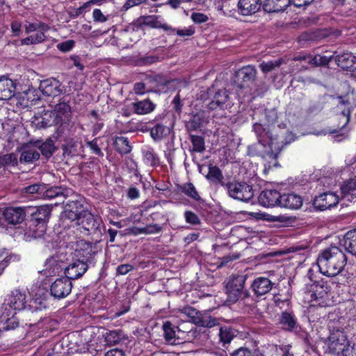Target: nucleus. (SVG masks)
I'll use <instances>...</instances> for the list:
<instances>
[{"label":"nucleus","mask_w":356,"mask_h":356,"mask_svg":"<svg viewBox=\"0 0 356 356\" xmlns=\"http://www.w3.org/2000/svg\"><path fill=\"white\" fill-rule=\"evenodd\" d=\"M39 89L44 95L58 96L63 91L60 82L56 79H47L40 81Z\"/></svg>","instance_id":"18"},{"label":"nucleus","mask_w":356,"mask_h":356,"mask_svg":"<svg viewBox=\"0 0 356 356\" xmlns=\"http://www.w3.org/2000/svg\"><path fill=\"white\" fill-rule=\"evenodd\" d=\"M86 144H87V146L91 149V151L95 154L102 156V157L104 156V154L97 143V138H95L91 141H88L86 143Z\"/></svg>","instance_id":"59"},{"label":"nucleus","mask_w":356,"mask_h":356,"mask_svg":"<svg viewBox=\"0 0 356 356\" xmlns=\"http://www.w3.org/2000/svg\"><path fill=\"white\" fill-rule=\"evenodd\" d=\"M184 217L186 222L191 225H197L200 224V220L199 217L195 213L191 211H186L184 213Z\"/></svg>","instance_id":"58"},{"label":"nucleus","mask_w":356,"mask_h":356,"mask_svg":"<svg viewBox=\"0 0 356 356\" xmlns=\"http://www.w3.org/2000/svg\"><path fill=\"white\" fill-rule=\"evenodd\" d=\"M316 263L321 273L327 277H334L344 269L347 257L339 248L332 246L320 252Z\"/></svg>","instance_id":"1"},{"label":"nucleus","mask_w":356,"mask_h":356,"mask_svg":"<svg viewBox=\"0 0 356 356\" xmlns=\"http://www.w3.org/2000/svg\"><path fill=\"white\" fill-rule=\"evenodd\" d=\"M273 284L268 278L259 277L253 281L252 289L255 295L261 296L270 292Z\"/></svg>","instance_id":"24"},{"label":"nucleus","mask_w":356,"mask_h":356,"mask_svg":"<svg viewBox=\"0 0 356 356\" xmlns=\"http://www.w3.org/2000/svg\"><path fill=\"white\" fill-rule=\"evenodd\" d=\"M339 197L333 193H324L315 197L314 206L319 210L323 211L330 209L337 204Z\"/></svg>","instance_id":"17"},{"label":"nucleus","mask_w":356,"mask_h":356,"mask_svg":"<svg viewBox=\"0 0 356 356\" xmlns=\"http://www.w3.org/2000/svg\"><path fill=\"white\" fill-rule=\"evenodd\" d=\"M193 152L202 153L205 150L204 140L199 136L191 135Z\"/></svg>","instance_id":"52"},{"label":"nucleus","mask_w":356,"mask_h":356,"mask_svg":"<svg viewBox=\"0 0 356 356\" xmlns=\"http://www.w3.org/2000/svg\"><path fill=\"white\" fill-rule=\"evenodd\" d=\"M93 19L96 22H105L108 20V16H105L99 9H95L92 12Z\"/></svg>","instance_id":"61"},{"label":"nucleus","mask_w":356,"mask_h":356,"mask_svg":"<svg viewBox=\"0 0 356 356\" xmlns=\"http://www.w3.org/2000/svg\"><path fill=\"white\" fill-rule=\"evenodd\" d=\"M274 303L277 309L288 312L291 308V302L289 298H282V296H274Z\"/></svg>","instance_id":"53"},{"label":"nucleus","mask_w":356,"mask_h":356,"mask_svg":"<svg viewBox=\"0 0 356 356\" xmlns=\"http://www.w3.org/2000/svg\"><path fill=\"white\" fill-rule=\"evenodd\" d=\"M159 60V56L156 55H144L139 56L136 62L138 66H147L157 63Z\"/></svg>","instance_id":"54"},{"label":"nucleus","mask_w":356,"mask_h":356,"mask_svg":"<svg viewBox=\"0 0 356 356\" xmlns=\"http://www.w3.org/2000/svg\"><path fill=\"white\" fill-rule=\"evenodd\" d=\"M170 134V129L162 124L157 123L150 129V135L154 140H161Z\"/></svg>","instance_id":"39"},{"label":"nucleus","mask_w":356,"mask_h":356,"mask_svg":"<svg viewBox=\"0 0 356 356\" xmlns=\"http://www.w3.org/2000/svg\"><path fill=\"white\" fill-rule=\"evenodd\" d=\"M325 282L323 281H314L312 284L306 286L301 294L305 307L309 309L316 305L318 298L322 296L323 293L325 291Z\"/></svg>","instance_id":"7"},{"label":"nucleus","mask_w":356,"mask_h":356,"mask_svg":"<svg viewBox=\"0 0 356 356\" xmlns=\"http://www.w3.org/2000/svg\"><path fill=\"white\" fill-rule=\"evenodd\" d=\"M253 130L258 138V144L255 146L257 148L259 146L262 147V149L259 151V154L262 156H269L276 159L283 147L282 141L280 143L277 138H273L271 134L266 131L261 124H254Z\"/></svg>","instance_id":"2"},{"label":"nucleus","mask_w":356,"mask_h":356,"mask_svg":"<svg viewBox=\"0 0 356 356\" xmlns=\"http://www.w3.org/2000/svg\"><path fill=\"white\" fill-rule=\"evenodd\" d=\"M123 339L124 334L120 330L109 331L105 336V341L108 345L120 343Z\"/></svg>","instance_id":"44"},{"label":"nucleus","mask_w":356,"mask_h":356,"mask_svg":"<svg viewBox=\"0 0 356 356\" xmlns=\"http://www.w3.org/2000/svg\"><path fill=\"white\" fill-rule=\"evenodd\" d=\"M49 29L50 27L48 24L40 21H37L35 22L26 21V24L24 25L25 33L27 34L31 32L39 31L40 29L42 31H49Z\"/></svg>","instance_id":"46"},{"label":"nucleus","mask_w":356,"mask_h":356,"mask_svg":"<svg viewBox=\"0 0 356 356\" xmlns=\"http://www.w3.org/2000/svg\"><path fill=\"white\" fill-rule=\"evenodd\" d=\"M343 245L348 252L356 256V229L350 230L345 234Z\"/></svg>","instance_id":"35"},{"label":"nucleus","mask_w":356,"mask_h":356,"mask_svg":"<svg viewBox=\"0 0 356 356\" xmlns=\"http://www.w3.org/2000/svg\"><path fill=\"white\" fill-rule=\"evenodd\" d=\"M290 3L291 0H265L263 8L267 13H277L284 10Z\"/></svg>","instance_id":"29"},{"label":"nucleus","mask_w":356,"mask_h":356,"mask_svg":"<svg viewBox=\"0 0 356 356\" xmlns=\"http://www.w3.org/2000/svg\"><path fill=\"white\" fill-rule=\"evenodd\" d=\"M65 207L66 208L62 215L63 219L69 220L71 222L75 220H77V222H80L83 216V212L85 211L81 202L73 200L67 202Z\"/></svg>","instance_id":"12"},{"label":"nucleus","mask_w":356,"mask_h":356,"mask_svg":"<svg viewBox=\"0 0 356 356\" xmlns=\"http://www.w3.org/2000/svg\"><path fill=\"white\" fill-rule=\"evenodd\" d=\"M257 70L252 65H247L236 72V81L241 88L252 83L256 79Z\"/></svg>","instance_id":"15"},{"label":"nucleus","mask_w":356,"mask_h":356,"mask_svg":"<svg viewBox=\"0 0 356 356\" xmlns=\"http://www.w3.org/2000/svg\"><path fill=\"white\" fill-rule=\"evenodd\" d=\"M163 337L165 341L170 343L175 342V331L170 321H166L163 325Z\"/></svg>","instance_id":"50"},{"label":"nucleus","mask_w":356,"mask_h":356,"mask_svg":"<svg viewBox=\"0 0 356 356\" xmlns=\"http://www.w3.org/2000/svg\"><path fill=\"white\" fill-rule=\"evenodd\" d=\"M11 30L14 36H19L22 33V23L18 20L12 22Z\"/></svg>","instance_id":"63"},{"label":"nucleus","mask_w":356,"mask_h":356,"mask_svg":"<svg viewBox=\"0 0 356 356\" xmlns=\"http://www.w3.org/2000/svg\"><path fill=\"white\" fill-rule=\"evenodd\" d=\"M47 31H42L40 29L39 31H37V33L35 34L31 35V36L33 37V42H35V44H38L46 40L47 36L45 35V33Z\"/></svg>","instance_id":"60"},{"label":"nucleus","mask_w":356,"mask_h":356,"mask_svg":"<svg viewBox=\"0 0 356 356\" xmlns=\"http://www.w3.org/2000/svg\"><path fill=\"white\" fill-rule=\"evenodd\" d=\"M181 192L195 201H200L201 197L196 190L195 186L191 183L184 184L180 188Z\"/></svg>","instance_id":"43"},{"label":"nucleus","mask_w":356,"mask_h":356,"mask_svg":"<svg viewBox=\"0 0 356 356\" xmlns=\"http://www.w3.org/2000/svg\"><path fill=\"white\" fill-rule=\"evenodd\" d=\"M328 348L330 353L337 356H356L353 355L354 346H350L345 332L330 330Z\"/></svg>","instance_id":"3"},{"label":"nucleus","mask_w":356,"mask_h":356,"mask_svg":"<svg viewBox=\"0 0 356 356\" xmlns=\"http://www.w3.org/2000/svg\"><path fill=\"white\" fill-rule=\"evenodd\" d=\"M231 356H252V353L248 348H240L234 350Z\"/></svg>","instance_id":"64"},{"label":"nucleus","mask_w":356,"mask_h":356,"mask_svg":"<svg viewBox=\"0 0 356 356\" xmlns=\"http://www.w3.org/2000/svg\"><path fill=\"white\" fill-rule=\"evenodd\" d=\"M42 154L46 158H49L52 156L56 150L54 140L51 138L47 139L43 143L38 146Z\"/></svg>","instance_id":"47"},{"label":"nucleus","mask_w":356,"mask_h":356,"mask_svg":"<svg viewBox=\"0 0 356 356\" xmlns=\"http://www.w3.org/2000/svg\"><path fill=\"white\" fill-rule=\"evenodd\" d=\"M114 146L116 151L121 155L129 154L132 149L128 138L124 136L116 137L114 141Z\"/></svg>","instance_id":"37"},{"label":"nucleus","mask_w":356,"mask_h":356,"mask_svg":"<svg viewBox=\"0 0 356 356\" xmlns=\"http://www.w3.org/2000/svg\"><path fill=\"white\" fill-rule=\"evenodd\" d=\"M77 229L83 232L86 235L96 236L99 237L102 235L101 227L102 220L100 217L95 216L88 211L83 212V216L81 221L76 223Z\"/></svg>","instance_id":"6"},{"label":"nucleus","mask_w":356,"mask_h":356,"mask_svg":"<svg viewBox=\"0 0 356 356\" xmlns=\"http://www.w3.org/2000/svg\"><path fill=\"white\" fill-rule=\"evenodd\" d=\"M281 194L275 189H266L261 192L258 201L265 207H273L280 205Z\"/></svg>","instance_id":"14"},{"label":"nucleus","mask_w":356,"mask_h":356,"mask_svg":"<svg viewBox=\"0 0 356 356\" xmlns=\"http://www.w3.org/2000/svg\"><path fill=\"white\" fill-rule=\"evenodd\" d=\"M192 20L197 24L206 22L208 20V17L200 13H193L191 15Z\"/></svg>","instance_id":"62"},{"label":"nucleus","mask_w":356,"mask_h":356,"mask_svg":"<svg viewBox=\"0 0 356 356\" xmlns=\"http://www.w3.org/2000/svg\"><path fill=\"white\" fill-rule=\"evenodd\" d=\"M229 92L223 88L216 92L212 101L208 104L210 110H224L230 106Z\"/></svg>","instance_id":"13"},{"label":"nucleus","mask_w":356,"mask_h":356,"mask_svg":"<svg viewBox=\"0 0 356 356\" xmlns=\"http://www.w3.org/2000/svg\"><path fill=\"white\" fill-rule=\"evenodd\" d=\"M207 179L211 182L219 183L225 187L226 183L223 181V175L218 167L216 165L209 166V172L207 175Z\"/></svg>","instance_id":"38"},{"label":"nucleus","mask_w":356,"mask_h":356,"mask_svg":"<svg viewBox=\"0 0 356 356\" xmlns=\"http://www.w3.org/2000/svg\"><path fill=\"white\" fill-rule=\"evenodd\" d=\"M60 195H64V189L61 187L54 186L47 188L44 184L42 199L50 200Z\"/></svg>","instance_id":"48"},{"label":"nucleus","mask_w":356,"mask_h":356,"mask_svg":"<svg viewBox=\"0 0 356 356\" xmlns=\"http://www.w3.org/2000/svg\"><path fill=\"white\" fill-rule=\"evenodd\" d=\"M143 161L145 164L150 166H156L159 164V159L151 147H145L142 149Z\"/></svg>","instance_id":"36"},{"label":"nucleus","mask_w":356,"mask_h":356,"mask_svg":"<svg viewBox=\"0 0 356 356\" xmlns=\"http://www.w3.org/2000/svg\"><path fill=\"white\" fill-rule=\"evenodd\" d=\"M15 86L13 80L3 76L0 78V99H9L15 95Z\"/></svg>","instance_id":"27"},{"label":"nucleus","mask_w":356,"mask_h":356,"mask_svg":"<svg viewBox=\"0 0 356 356\" xmlns=\"http://www.w3.org/2000/svg\"><path fill=\"white\" fill-rule=\"evenodd\" d=\"M246 280L243 275H232L226 283L225 289L227 294V300L235 302L242 293V290Z\"/></svg>","instance_id":"9"},{"label":"nucleus","mask_w":356,"mask_h":356,"mask_svg":"<svg viewBox=\"0 0 356 356\" xmlns=\"http://www.w3.org/2000/svg\"><path fill=\"white\" fill-rule=\"evenodd\" d=\"M234 334L231 328L220 327L219 331L220 341L223 344L229 343L234 337Z\"/></svg>","instance_id":"55"},{"label":"nucleus","mask_w":356,"mask_h":356,"mask_svg":"<svg viewBox=\"0 0 356 356\" xmlns=\"http://www.w3.org/2000/svg\"><path fill=\"white\" fill-rule=\"evenodd\" d=\"M47 225H44L43 224L40 225L39 223H32V222H30V234L35 238H41L47 231Z\"/></svg>","instance_id":"49"},{"label":"nucleus","mask_w":356,"mask_h":356,"mask_svg":"<svg viewBox=\"0 0 356 356\" xmlns=\"http://www.w3.org/2000/svg\"><path fill=\"white\" fill-rule=\"evenodd\" d=\"M295 60H304L309 63H312L316 66H318V65H327L330 63L331 58H328L327 56H322L320 55H317L314 57H312L311 56H304V57H297L296 58H295Z\"/></svg>","instance_id":"41"},{"label":"nucleus","mask_w":356,"mask_h":356,"mask_svg":"<svg viewBox=\"0 0 356 356\" xmlns=\"http://www.w3.org/2000/svg\"><path fill=\"white\" fill-rule=\"evenodd\" d=\"M280 324L283 329L291 331L296 327V320L292 313H282Z\"/></svg>","instance_id":"42"},{"label":"nucleus","mask_w":356,"mask_h":356,"mask_svg":"<svg viewBox=\"0 0 356 356\" xmlns=\"http://www.w3.org/2000/svg\"><path fill=\"white\" fill-rule=\"evenodd\" d=\"M336 62L339 67L343 70H350L356 63V56L351 53H343L336 58Z\"/></svg>","instance_id":"33"},{"label":"nucleus","mask_w":356,"mask_h":356,"mask_svg":"<svg viewBox=\"0 0 356 356\" xmlns=\"http://www.w3.org/2000/svg\"><path fill=\"white\" fill-rule=\"evenodd\" d=\"M284 63L283 58L274 60L263 61L259 64V68L264 74H267L278 68Z\"/></svg>","instance_id":"45"},{"label":"nucleus","mask_w":356,"mask_h":356,"mask_svg":"<svg viewBox=\"0 0 356 356\" xmlns=\"http://www.w3.org/2000/svg\"><path fill=\"white\" fill-rule=\"evenodd\" d=\"M134 112L137 115H146L152 112L156 105L149 99L137 101L131 104Z\"/></svg>","instance_id":"30"},{"label":"nucleus","mask_w":356,"mask_h":356,"mask_svg":"<svg viewBox=\"0 0 356 356\" xmlns=\"http://www.w3.org/2000/svg\"><path fill=\"white\" fill-rule=\"evenodd\" d=\"M38 125L40 127H47L52 125H54V122H53V115L51 111H47L42 116V120L38 122Z\"/></svg>","instance_id":"57"},{"label":"nucleus","mask_w":356,"mask_h":356,"mask_svg":"<svg viewBox=\"0 0 356 356\" xmlns=\"http://www.w3.org/2000/svg\"><path fill=\"white\" fill-rule=\"evenodd\" d=\"M31 300L26 298L25 293L15 289L8 294L2 304L4 312H23L32 309Z\"/></svg>","instance_id":"4"},{"label":"nucleus","mask_w":356,"mask_h":356,"mask_svg":"<svg viewBox=\"0 0 356 356\" xmlns=\"http://www.w3.org/2000/svg\"><path fill=\"white\" fill-rule=\"evenodd\" d=\"M17 164V156L15 153L0 156V167L15 166Z\"/></svg>","instance_id":"51"},{"label":"nucleus","mask_w":356,"mask_h":356,"mask_svg":"<svg viewBox=\"0 0 356 356\" xmlns=\"http://www.w3.org/2000/svg\"><path fill=\"white\" fill-rule=\"evenodd\" d=\"M190 318V321L197 326L212 327L218 324L216 318L211 317L209 313H185Z\"/></svg>","instance_id":"19"},{"label":"nucleus","mask_w":356,"mask_h":356,"mask_svg":"<svg viewBox=\"0 0 356 356\" xmlns=\"http://www.w3.org/2000/svg\"><path fill=\"white\" fill-rule=\"evenodd\" d=\"M44 184H34L25 187L23 193L34 199H40L42 197Z\"/></svg>","instance_id":"40"},{"label":"nucleus","mask_w":356,"mask_h":356,"mask_svg":"<svg viewBox=\"0 0 356 356\" xmlns=\"http://www.w3.org/2000/svg\"><path fill=\"white\" fill-rule=\"evenodd\" d=\"M95 247L92 243L87 242L83 240L76 241L75 253L79 259L81 261L86 260V262L92 259V257L95 254Z\"/></svg>","instance_id":"16"},{"label":"nucleus","mask_w":356,"mask_h":356,"mask_svg":"<svg viewBox=\"0 0 356 356\" xmlns=\"http://www.w3.org/2000/svg\"><path fill=\"white\" fill-rule=\"evenodd\" d=\"M280 205L290 209H298L302 205V198L300 195L295 193H287L281 195Z\"/></svg>","instance_id":"25"},{"label":"nucleus","mask_w":356,"mask_h":356,"mask_svg":"<svg viewBox=\"0 0 356 356\" xmlns=\"http://www.w3.org/2000/svg\"><path fill=\"white\" fill-rule=\"evenodd\" d=\"M261 6V0H238V13L243 16H250L257 13Z\"/></svg>","instance_id":"20"},{"label":"nucleus","mask_w":356,"mask_h":356,"mask_svg":"<svg viewBox=\"0 0 356 356\" xmlns=\"http://www.w3.org/2000/svg\"><path fill=\"white\" fill-rule=\"evenodd\" d=\"M339 313H328V327L330 330H349L350 327V318L346 316H339Z\"/></svg>","instance_id":"21"},{"label":"nucleus","mask_w":356,"mask_h":356,"mask_svg":"<svg viewBox=\"0 0 356 356\" xmlns=\"http://www.w3.org/2000/svg\"><path fill=\"white\" fill-rule=\"evenodd\" d=\"M51 214V209L48 206H41L38 207L34 212L31 213L30 222L32 223H39L47 225Z\"/></svg>","instance_id":"28"},{"label":"nucleus","mask_w":356,"mask_h":356,"mask_svg":"<svg viewBox=\"0 0 356 356\" xmlns=\"http://www.w3.org/2000/svg\"><path fill=\"white\" fill-rule=\"evenodd\" d=\"M162 227L158 224H151L148 225L145 227L139 228L138 232L140 234H156L161 232Z\"/></svg>","instance_id":"56"},{"label":"nucleus","mask_w":356,"mask_h":356,"mask_svg":"<svg viewBox=\"0 0 356 356\" xmlns=\"http://www.w3.org/2000/svg\"><path fill=\"white\" fill-rule=\"evenodd\" d=\"M342 198L347 201H354L356 199V179H350L341 187Z\"/></svg>","instance_id":"32"},{"label":"nucleus","mask_w":356,"mask_h":356,"mask_svg":"<svg viewBox=\"0 0 356 356\" xmlns=\"http://www.w3.org/2000/svg\"><path fill=\"white\" fill-rule=\"evenodd\" d=\"M224 188L230 197L238 201L248 202L254 197L252 186L245 181H229Z\"/></svg>","instance_id":"5"},{"label":"nucleus","mask_w":356,"mask_h":356,"mask_svg":"<svg viewBox=\"0 0 356 356\" xmlns=\"http://www.w3.org/2000/svg\"><path fill=\"white\" fill-rule=\"evenodd\" d=\"M44 267L45 273L49 275H53L59 273L63 270H65V265L60 257L56 255L47 259Z\"/></svg>","instance_id":"26"},{"label":"nucleus","mask_w":356,"mask_h":356,"mask_svg":"<svg viewBox=\"0 0 356 356\" xmlns=\"http://www.w3.org/2000/svg\"><path fill=\"white\" fill-rule=\"evenodd\" d=\"M88 265L86 261L77 259L65 268V277L72 280L78 279L87 270Z\"/></svg>","instance_id":"22"},{"label":"nucleus","mask_w":356,"mask_h":356,"mask_svg":"<svg viewBox=\"0 0 356 356\" xmlns=\"http://www.w3.org/2000/svg\"><path fill=\"white\" fill-rule=\"evenodd\" d=\"M40 159V154L38 150L29 145H25L22 148V153L19 157L20 163H29L38 161Z\"/></svg>","instance_id":"31"},{"label":"nucleus","mask_w":356,"mask_h":356,"mask_svg":"<svg viewBox=\"0 0 356 356\" xmlns=\"http://www.w3.org/2000/svg\"><path fill=\"white\" fill-rule=\"evenodd\" d=\"M51 112L54 126L65 128L69 125L72 119V110L68 103L60 102L55 106L54 111Z\"/></svg>","instance_id":"10"},{"label":"nucleus","mask_w":356,"mask_h":356,"mask_svg":"<svg viewBox=\"0 0 356 356\" xmlns=\"http://www.w3.org/2000/svg\"><path fill=\"white\" fill-rule=\"evenodd\" d=\"M17 313H2L0 316L3 328L6 330H14L19 326V319Z\"/></svg>","instance_id":"34"},{"label":"nucleus","mask_w":356,"mask_h":356,"mask_svg":"<svg viewBox=\"0 0 356 356\" xmlns=\"http://www.w3.org/2000/svg\"><path fill=\"white\" fill-rule=\"evenodd\" d=\"M159 16L147 15L141 16L130 24L128 29L133 31L143 29L144 26H149L154 29H162L165 31H174L173 28L159 20Z\"/></svg>","instance_id":"8"},{"label":"nucleus","mask_w":356,"mask_h":356,"mask_svg":"<svg viewBox=\"0 0 356 356\" xmlns=\"http://www.w3.org/2000/svg\"><path fill=\"white\" fill-rule=\"evenodd\" d=\"M5 220L8 224H21L25 220L26 211L22 207H8L3 212Z\"/></svg>","instance_id":"23"},{"label":"nucleus","mask_w":356,"mask_h":356,"mask_svg":"<svg viewBox=\"0 0 356 356\" xmlns=\"http://www.w3.org/2000/svg\"><path fill=\"white\" fill-rule=\"evenodd\" d=\"M72 288V282L67 277H61L56 280L51 286V294L57 298H64L71 292Z\"/></svg>","instance_id":"11"}]
</instances>
